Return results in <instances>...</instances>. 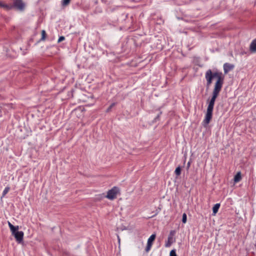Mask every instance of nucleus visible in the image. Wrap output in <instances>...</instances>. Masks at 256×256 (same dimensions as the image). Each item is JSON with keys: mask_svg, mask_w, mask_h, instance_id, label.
<instances>
[{"mask_svg": "<svg viewBox=\"0 0 256 256\" xmlns=\"http://www.w3.org/2000/svg\"><path fill=\"white\" fill-rule=\"evenodd\" d=\"M205 78L206 80V86L209 88L212 83L214 78L216 79L214 84V89L212 91V97L208 102L207 110H208L213 111L216 100L220 92L224 83V77L221 72H212L211 70H208L205 74Z\"/></svg>", "mask_w": 256, "mask_h": 256, "instance_id": "nucleus-1", "label": "nucleus"}, {"mask_svg": "<svg viewBox=\"0 0 256 256\" xmlns=\"http://www.w3.org/2000/svg\"><path fill=\"white\" fill-rule=\"evenodd\" d=\"M8 225L12 234L14 236L18 242H22L24 238V232L22 231H18L19 228L18 226H14L9 222H8Z\"/></svg>", "mask_w": 256, "mask_h": 256, "instance_id": "nucleus-2", "label": "nucleus"}, {"mask_svg": "<svg viewBox=\"0 0 256 256\" xmlns=\"http://www.w3.org/2000/svg\"><path fill=\"white\" fill-rule=\"evenodd\" d=\"M118 192V188L116 187H114L108 192L106 198L110 200H113L116 197Z\"/></svg>", "mask_w": 256, "mask_h": 256, "instance_id": "nucleus-3", "label": "nucleus"}, {"mask_svg": "<svg viewBox=\"0 0 256 256\" xmlns=\"http://www.w3.org/2000/svg\"><path fill=\"white\" fill-rule=\"evenodd\" d=\"M155 238H156V234H154L151 235L148 238V240L147 246H146V252H148L150 251V250L152 242L154 241V240H155Z\"/></svg>", "mask_w": 256, "mask_h": 256, "instance_id": "nucleus-4", "label": "nucleus"}, {"mask_svg": "<svg viewBox=\"0 0 256 256\" xmlns=\"http://www.w3.org/2000/svg\"><path fill=\"white\" fill-rule=\"evenodd\" d=\"M14 7L16 8L18 10L22 11L24 8V4L21 0H16L14 2Z\"/></svg>", "mask_w": 256, "mask_h": 256, "instance_id": "nucleus-5", "label": "nucleus"}, {"mask_svg": "<svg viewBox=\"0 0 256 256\" xmlns=\"http://www.w3.org/2000/svg\"><path fill=\"white\" fill-rule=\"evenodd\" d=\"M212 111L206 110V113L205 116V118L203 121V122L207 125L210 122V120L212 118Z\"/></svg>", "mask_w": 256, "mask_h": 256, "instance_id": "nucleus-6", "label": "nucleus"}, {"mask_svg": "<svg viewBox=\"0 0 256 256\" xmlns=\"http://www.w3.org/2000/svg\"><path fill=\"white\" fill-rule=\"evenodd\" d=\"M234 68V65L228 64L226 63L224 65V74H227L228 72L232 70Z\"/></svg>", "mask_w": 256, "mask_h": 256, "instance_id": "nucleus-7", "label": "nucleus"}, {"mask_svg": "<svg viewBox=\"0 0 256 256\" xmlns=\"http://www.w3.org/2000/svg\"><path fill=\"white\" fill-rule=\"evenodd\" d=\"M250 50L252 53L256 52V38L252 42L250 46Z\"/></svg>", "mask_w": 256, "mask_h": 256, "instance_id": "nucleus-8", "label": "nucleus"}, {"mask_svg": "<svg viewBox=\"0 0 256 256\" xmlns=\"http://www.w3.org/2000/svg\"><path fill=\"white\" fill-rule=\"evenodd\" d=\"M220 207V204H216L212 208L213 215H216Z\"/></svg>", "mask_w": 256, "mask_h": 256, "instance_id": "nucleus-9", "label": "nucleus"}, {"mask_svg": "<svg viewBox=\"0 0 256 256\" xmlns=\"http://www.w3.org/2000/svg\"><path fill=\"white\" fill-rule=\"evenodd\" d=\"M241 180V174L238 172L234 177V181L235 182H240Z\"/></svg>", "mask_w": 256, "mask_h": 256, "instance_id": "nucleus-10", "label": "nucleus"}, {"mask_svg": "<svg viewBox=\"0 0 256 256\" xmlns=\"http://www.w3.org/2000/svg\"><path fill=\"white\" fill-rule=\"evenodd\" d=\"M0 6L4 8L6 10H10L12 8V6L4 4L1 2H0Z\"/></svg>", "mask_w": 256, "mask_h": 256, "instance_id": "nucleus-11", "label": "nucleus"}, {"mask_svg": "<svg viewBox=\"0 0 256 256\" xmlns=\"http://www.w3.org/2000/svg\"><path fill=\"white\" fill-rule=\"evenodd\" d=\"M10 190V188L8 186L5 188L4 190L2 192V197H4L5 195L9 192Z\"/></svg>", "mask_w": 256, "mask_h": 256, "instance_id": "nucleus-12", "label": "nucleus"}, {"mask_svg": "<svg viewBox=\"0 0 256 256\" xmlns=\"http://www.w3.org/2000/svg\"><path fill=\"white\" fill-rule=\"evenodd\" d=\"M174 172L176 176H180L181 173V168L180 166H178L175 170Z\"/></svg>", "mask_w": 256, "mask_h": 256, "instance_id": "nucleus-13", "label": "nucleus"}, {"mask_svg": "<svg viewBox=\"0 0 256 256\" xmlns=\"http://www.w3.org/2000/svg\"><path fill=\"white\" fill-rule=\"evenodd\" d=\"M172 240V238H170V237L168 238V241L165 244L166 247H169L170 246V245L172 243V242L171 241Z\"/></svg>", "mask_w": 256, "mask_h": 256, "instance_id": "nucleus-14", "label": "nucleus"}, {"mask_svg": "<svg viewBox=\"0 0 256 256\" xmlns=\"http://www.w3.org/2000/svg\"><path fill=\"white\" fill-rule=\"evenodd\" d=\"M187 220V216L186 214L185 213H184L182 214V222L184 224L186 223Z\"/></svg>", "mask_w": 256, "mask_h": 256, "instance_id": "nucleus-15", "label": "nucleus"}, {"mask_svg": "<svg viewBox=\"0 0 256 256\" xmlns=\"http://www.w3.org/2000/svg\"><path fill=\"white\" fill-rule=\"evenodd\" d=\"M46 32L44 30H42V40H44L46 38Z\"/></svg>", "mask_w": 256, "mask_h": 256, "instance_id": "nucleus-16", "label": "nucleus"}, {"mask_svg": "<svg viewBox=\"0 0 256 256\" xmlns=\"http://www.w3.org/2000/svg\"><path fill=\"white\" fill-rule=\"evenodd\" d=\"M70 1V0H62V5L63 6H66L69 4Z\"/></svg>", "mask_w": 256, "mask_h": 256, "instance_id": "nucleus-17", "label": "nucleus"}, {"mask_svg": "<svg viewBox=\"0 0 256 256\" xmlns=\"http://www.w3.org/2000/svg\"><path fill=\"white\" fill-rule=\"evenodd\" d=\"M170 256H177V255L176 254V250H172L170 252Z\"/></svg>", "mask_w": 256, "mask_h": 256, "instance_id": "nucleus-18", "label": "nucleus"}, {"mask_svg": "<svg viewBox=\"0 0 256 256\" xmlns=\"http://www.w3.org/2000/svg\"><path fill=\"white\" fill-rule=\"evenodd\" d=\"M64 40V37L63 36H61L59 38L58 40V42H60L62 41H63Z\"/></svg>", "mask_w": 256, "mask_h": 256, "instance_id": "nucleus-19", "label": "nucleus"}, {"mask_svg": "<svg viewBox=\"0 0 256 256\" xmlns=\"http://www.w3.org/2000/svg\"><path fill=\"white\" fill-rule=\"evenodd\" d=\"M114 106V104H112L110 107L108 108L107 111L110 110Z\"/></svg>", "mask_w": 256, "mask_h": 256, "instance_id": "nucleus-20", "label": "nucleus"}, {"mask_svg": "<svg viewBox=\"0 0 256 256\" xmlns=\"http://www.w3.org/2000/svg\"><path fill=\"white\" fill-rule=\"evenodd\" d=\"M190 164H191V162L190 161H189L188 164H187V166H186V168L187 170H188L190 167Z\"/></svg>", "mask_w": 256, "mask_h": 256, "instance_id": "nucleus-21", "label": "nucleus"}, {"mask_svg": "<svg viewBox=\"0 0 256 256\" xmlns=\"http://www.w3.org/2000/svg\"><path fill=\"white\" fill-rule=\"evenodd\" d=\"M118 241L120 242V238H119V236H118Z\"/></svg>", "mask_w": 256, "mask_h": 256, "instance_id": "nucleus-22", "label": "nucleus"}]
</instances>
